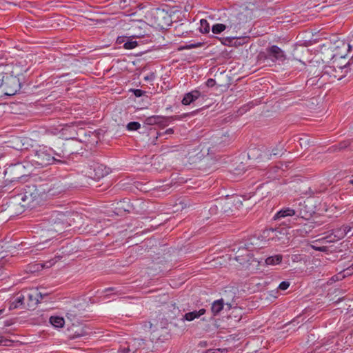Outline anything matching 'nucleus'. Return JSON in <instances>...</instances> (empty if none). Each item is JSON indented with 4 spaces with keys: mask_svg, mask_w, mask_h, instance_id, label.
<instances>
[{
    "mask_svg": "<svg viewBox=\"0 0 353 353\" xmlns=\"http://www.w3.org/2000/svg\"><path fill=\"white\" fill-rule=\"evenodd\" d=\"M250 258L251 256L249 251L245 248H239L235 256L236 261L240 264L249 263L250 261Z\"/></svg>",
    "mask_w": 353,
    "mask_h": 353,
    "instance_id": "13",
    "label": "nucleus"
},
{
    "mask_svg": "<svg viewBox=\"0 0 353 353\" xmlns=\"http://www.w3.org/2000/svg\"><path fill=\"white\" fill-rule=\"evenodd\" d=\"M283 256L281 254H276L265 259V263L268 265H274L281 263Z\"/></svg>",
    "mask_w": 353,
    "mask_h": 353,
    "instance_id": "19",
    "label": "nucleus"
},
{
    "mask_svg": "<svg viewBox=\"0 0 353 353\" xmlns=\"http://www.w3.org/2000/svg\"><path fill=\"white\" fill-rule=\"evenodd\" d=\"M183 34H184V32H181V34H179V33H178V37H179V36H183Z\"/></svg>",
    "mask_w": 353,
    "mask_h": 353,
    "instance_id": "46",
    "label": "nucleus"
},
{
    "mask_svg": "<svg viewBox=\"0 0 353 353\" xmlns=\"http://www.w3.org/2000/svg\"><path fill=\"white\" fill-rule=\"evenodd\" d=\"M67 216L65 214L60 212H55L51 216L52 228L51 230L57 233H61L63 229L68 225Z\"/></svg>",
    "mask_w": 353,
    "mask_h": 353,
    "instance_id": "6",
    "label": "nucleus"
},
{
    "mask_svg": "<svg viewBox=\"0 0 353 353\" xmlns=\"http://www.w3.org/2000/svg\"><path fill=\"white\" fill-rule=\"evenodd\" d=\"M141 128V124L139 122L132 121L127 125V129L130 131L137 130Z\"/></svg>",
    "mask_w": 353,
    "mask_h": 353,
    "instance_id": "23",
    "label": "nucleus"
},
{
    "mask_svg": "<svg viewBox=\"0 0 353 353\" xmlns=\"http://www.w3.org/2000/svg\"><path fill=\"white\" fill-rule=\"evenodd\" d=\"M17 302L22 303V299H21V297L17 298Z\"/></svg>",
    "mask_w": 353,
    "mask_h": 353,
    "instance_id": "44",
    "label": "nucleus"
},
{
    "mask_svg": "<svg viewBox=\"0 0 353 353\" xmlns=\"http://www.w3.org/2000/svg\"><path fill=\"white\" fill-rule=\"evenodd\" d=\"M237 336V335H235V336H233V335H230V339H228L227 341H235L236 340V337Z\"/></svg>",
    "mask_w": 353,
    "mask_h": 353,
    "instance_id": "38",
    "label": "nucleus"
},
{
    "mask_svg": "<svg viewBox=\"0 0 353 353\" xmlns=\"http://www.w3.org/2000/svg\"><path fill=\"white\" fill-rule=\"evenodd\" d=\"M144 348V342L142 339H135L132 341L130 345H128V347H124L121 349L120 352L121 353H128L132 352V353H136L138 349Z\"/></svg>",
    "mask_w": 353,
    "mask_h": 353,
    "instance_id": "12",
    "label": "nucleus"
},
{
    "mask_svg": "<svg viewBox=\"0 0 353 353\" xmlns=\"http://www.w3.org/2000/svg\"><path fill=\"white\" fill-rule=\"evenodd\" d=\"M138 43L136 41L130 40L125 42L123 45L125 49L131 50L137 46Z\"/></svg>",
    "mask_w": 353,
    "mask_h": 353,
    "instance_id": "24",
    "label": "nucleus"
},
{
    "mask_svg": "<svg viewBox=\"0 0 353 353\" xmlns=\"http://www.w3.org/2000/svg\"><path fill=\"white\" fill-rule=\"evenodd\" d=\"M240 37H236V39L234 40L233 46H238L240 45H242L243 43L238 41V39H240Z\"/></svg>",
    "mask_w": 353,
    "mask_h": 353,
    "instance_id": "37",
    "label": "nucleus"
},
{
    "mask_svg": "<svg viewBox=\"0 0 353 353\" xmlns=\"http://www.w3.org/2000/svg\"><path fill=\"white\" fill-rule=\"evenodd\" d=\"M144 79L146 80V81H149V80L152 79V77L147 76V77H144Z\"/></svg>",
    "mask_w": 353,
    "mask_h": 353,
    "instance_id": "43",
    "label": "nucleus"
},
{
    "mask_svg": "<svg viewBox=\"0 0 353 353\" xmlns=\"http://www.w3.org/2000/svg\"><path fill=\"white\" fill-rule=\"evenodd\" d=\"M226 28L225 25L222 23H216L212 26V31L214 34H219L224 31Z\"/></svg>",
    "mask_w": 353,
    "mask_h": 353,
    "instance_id": "22",
    "label": "nucleus"
},
{
    "mask_svg": "<svg viewBox=\"0 0 353 353\" xmlns=\"http://www.w3.org/2000/svg\"><path fill=\"white\" fill-rule=\"evenodd\" d=\"M152 323L151 322H148L145 323V327L146 328H149V329H151L152 328Z\"/></svg>",
    "mask_w": 353,
    "mask_h": 353,
    "instance_id": "39",
    "label": "nucleus"
},
{
    "mask_svg": "<svg viewBox=\"0 0 353 353\" xmlns=\"http://www.w3.org/2000/svg\"><path fill=\"white\" fill-rule=\"evenodd\" d=\"M351 230L352 227L349 225H343L340 228L332 230L331 234L323 237L322 239L314 241L313 243H316L321 241L328 243H334L343 239L351 232Z\"/></svg>",
    "mask_w": 353,
    "mask_h": 353,
    "instance_id": "5",
    "label": "nucleus"
},
{
    "mask_svg": "<svg viewBox=\"0 0 353 353\" xmlns=\"http://www.w3.org/2000/svg\"><path fill=\"white\" fill-rule=\"evenodd\" d=\"M299 141L302 148H306L310 145V140L307 137L300 138Z\"/></svg>",
    "mask_w": 353,
    "mask_h": 353,
    "instance_id": "28",
    "label": "nucleus"
},
{
    "mask_svg": "<svg viewBox=\"0 0 353 353\" xmlns=\"http://www.w3.org/2000/svg\"><path fill=\"white\" fill-rule=\"evenodd\" d=\"M201 93L199 90H194L185 94L181 100L183 105H188L199 98Z\"/></svg>",
    "mask_w": 353,
    "mask_h": 353,
    "instance_id": "15",
    "label": "nucleus"
},
{
    "mask_svg": "<svg viewBox=\"0 0 353 353\" xmlns=\"http://www.w3.org/2000/svg\"><path fill=\"white\" fill-rule=\"evenodd\" d=\"M178 211L181 212V214H187L191 210L192 206L190 199L182 196L178 198Z\"/></svg>",
    "mask_w": 353,
    "mask_h": 353,
    "instance_id": "11",
    "label": "nucleus"
},
{
    "mask_svg": "<svg viewBox=\"0 0 353 353\" xmlns=\"http://www.w3.org/2000/svg\"><path fill=\"white\" fill-rule=\"evenodd\" d=\"M344 272H345V275H350L351 274H352L353 272V264L352 265L351 267L347 268L346 270H344Z\"/></svg>",
    "mask_w": 353,
    "mask_h": 353,
    "instance_id": "36",
    "label": "nucleus"
},
{
    "mask_svg": "<svg viewBox=\"0 0 353 353\" xmlns=\"http://www.w3.org/2000/svg\"><path fill=\"white\" fill-rule=\"evenodd\" d=\"M84 336V334H83V333L82 332V333H81V334H77V335H76V336H71L70 338H72V339H74V338H77V337H81V336Z\"/></svg>",
    "mask_w": 353,
    "mask_h": 353,
    "instance_id": "40",
    "label": "nucleus"
},
{
    "mask_svg": "<svg viewBox=\"0 0 353 353\" xmlns=\"http://www.w3.org/2000/svg\"><path fill=\"white\" fill-rule=\"evenodd\" d=\"M200 345H201V346H205V345H206V342H205V341H201V342H200Z\"/></svg>",
    "mask_w": 353,
    "mask_h": 353,
    "instance_id": "42",
    "label": "nucleus"
},
{
    "mask_svg": "<svg viewBox=\"0 0 353 353\" xmlns=\"http://www.w3.org/2000/svg\"><path fill=\"white\" fill-rule=\"evenodd\" d=\"M283 153V148L281 145H277L276 148L270 150L265 151L262 158L270 159L272 156H281Z\"/></svg>",
    "mask_w": 353,
    "mask_h": 353,
    "instance_id": "17",
    "label": "nucleus"
},
{
    "mask_svg": "<svg viewBox=\"0 0 353 353\" xmlns=\"http://www.w3.org/2000/svg\"><path fill=\"white\" fill-rule=\"evenodd\" d=\"M110 169L103 164H97L94 167V179L99 180L109 174Z\"/></svg>",
    "mask_w": 353,
    "mask_h": 353,
    "instance_id": "14",
    "label": "nucleus"
},
{
    "mask_svg": "<svg viewBox=\"0 0 353 353\" xmlns=\"http://www.w3.org/2000/svg\"><path fill=\"white\" fill-rule=\"evenodd\" d=\"M259 150L256 148L250 149L248 152V157L250 158H254L256 156V151Z\"/></svg>",
    "mask_w": 353,
    "mask_h": 353,
    "instance_id": "33",
    "label": "nucleus"
},
{
    "mask_svg": "<svg viewBox=\"0 0 353 353\" xmlns=\"http://www.w3.org/2000/svg\"><path fill=\"white\" fill-rule=\"evenodd\" d=\"M28 300V305L33 307L37 305L42 299V293L38 289H31L26 294Z\"/></svg>",
    "mask_w": 353,
    "mask_h": 353,
    "instance_id": "9",
    "label": "nucleus"
},
{
    "mask_svg": "<svg viewBox=\"0 0 353 353\" xmlns=\"http://www.w3.org/2000/svg\"><path fill=\"white\" fill-rule=\"evenodd\" d=\"M228 352L227 348L209 349L205 353H224Z\"/></svg>",
    "mask_w": 353,
    "mask_h": 353,
    "instance_id": "29",
    "label": "nucleus"
},
{
    "mask_svg": "<svg viewBox=\"0 0 353 353\" xmlns=\"http://www.w3.org/2000/svg\"><path fill=\"white\" fill-rule=\"evenodd\" d=\"M350 143L351 142L350 140H345L340 142L337 145H335L334 147H337L339 150H341L347 148L350 145Z\"/></svg>",
    "mask_w": 353,
    "mask_h": 353,
    "instance_id": "26",
    "label": "nucleus"
},
{
    "mask_svg": "<svg viewBox=\"0 0 353 353\" xmlns=\"http://www.w3.org/2000/svg\"><path fill=\"white\" fill-rule=\"evenodd\" d=\"M200 31L202 33H208L210 30V24L206 19L200 21Z\"/></svg>",
    "mask_w": 353,
    "mask_h": 353,
    "instance_id": "21",
    "label": "nucleus"
},
{
    "mask_svg": "<svg viewBox=\"0 0 353 353\" xmlns=\"http://www.w3.org/2000/svg\"><path fill=\"white\" fill-rule=\"evenodd\" d=\"M205 312H206V310L204 308H201L198 311L194 310V311H192L190 312H188L183 316L182 320L183 321L186 320L188 321H191L194 320L195 319H199L200 316H201L202 315L205 314Z\"/></svg>",
    "mask_w": 353,
    "mask_h": 353,
    "instance_id": "16",
    "label": "nucleus"
},
{
    "mask_svg": "<svg viewBox=\"0 0 353 353\" xmlns=\"http://www.w3.org/2000/svg\"><path fill=\"white\" fill-rule=\"evenodd\" d=\"M201 46H202L201 43H192V44H190L188 46H178V50L197 48V47H200Z\"/></svg>",
    "mask_w": 353,
    "mask_h": 353,
    "instance_id": "27",
    "label": "nucleus"
},
{
    "mask_svg": "<svg viewBox=\"0 0 353 353\" xmlns=\"http://www.w3.org/2000/svg\"><path fill=\"white\" fill-rule=\"evenodd\" d=\"M236 37H224L221 39V43L225 46H232Z\"/></svg>",
    "mask_w": 353,
    "mask_h": 353,
    "instance_id": "25",
    "label": "nucleus"
},
{
    "mask_svg": "<svg viewBox=\"0 0 353 353\" xmlns=\"http://www.w3.org/2000/svg\"><path fill=\"white\" fill-rule=\"evenodd\" d=\"M145 122L148 125H152L157 122V118L156 117H148L145 120Z\"/></svg>",
    "mask_w": 353,
    "mask_h": 353,
    "instance_id": "32",
    "label": "nucleus"
},
{
    "mask_svg": "<svg viewBox=\"0 0 353 353\" xmlns=\"http://www.w3.org/2000/svg\"><path fill=\"white\" fill-rule=\"evenodd\" d=\"M266 50L268 54L276 61H284L287 58L284 51L276 45L268 48Z\"/></svg>",
    "mask_w": 353,
    "mask_h": 353,
    "instance_id": "10",
    "label": "nucleus"
},
{
    "mask_svg": "<svg viewBox=\"0 0 353 353\" xmlns=\"http://www.w3.org/2000/svg\"><path fill=\"white\" fill-rule=\"evenodd\" d=\"M153 18L154 25L159 28L165 29L168 26H170V17L168 12H165L163 10H157L153 13Z\"/></svg>",
    "mask_w": 353,
    "mask_h": 353,
    "instance_id": "7",
    "label": "nucleus"
},
{
    "mask_svg": "<svg viewBox=\"0 0 353 353\" xmlns=\"http://www.w3.org/2000/svg\"><path fill=\"white\" fill-rule=\"evenodd\" d=\"M4 312H5V310H4V309H1V310H0V316H1V314H3L4 313Z\"/></svg>",
    "mask_w": 353,
    "mask_h": 353,
    "instance_id": "45",
    "label": "nucleus"
},
{
    "mask_svg": "<svg viewBox=\"0 0 353 353\" xmlns=\"http://www.w3.org/2000/svg\"><path fill=\"white\" fill-rule=\"evenodd\" d=\"M50 323L56 328H61L65 324V320L63 317L58 316H52L50 318Z\"/></svg>",
    "mask_w": 353,
    "mask_h": 353,
    "instance_id": "20",
    "label": "nucleus"
},
{
    "mask_svg": "<svg viewBox=\"0 0 353 353\" xmlns=\"http://www.w3.org/2000/svg\"><path fill=\"white\" fill-rule=\"evenodd\" d=\"M33 152L32 161L34 162L35 165L43 167L55 162L62 163L61 160L57 159L55 157L62 158L63 154L56 152L52 148L46 145H39L34 149Z\"/></svg>",
    "mask_w": 353,
    "mask_h": 353,
    "instance_id": "2",
    "label": "nucleus"
},
{
    "mask_svg": "<svg viewBox=\"0 0 353 353\" xmlns=\"http://www.w3.org/2000/svg\"><path fill=\"white\" fill-rule=\"evenodd\" d=\"M133 92H134V95L137 97H140L143 96L144 94V91H143L142 90H139V89L134 90Z\"/></svg>",
    "mask_w": 353,
    "mask_h": 353,
    "instance_id": "35",
    "label": "nucleus"
},
{
    "mask_svg": "<svg viewBox=\"0 0 353 353\" xmlns=\"http://www.w3.org/2000/svg\"><path fill=\"white\" fill-rule=\"evenodd\" d=\"M215 80L213 79H208L206 81V85L209 88H212L215 85Z\"/></svg>",
    "mask_w": 353,
    "mask_h": 353,
    "instance_id": "34",
    "label": "nucleus"
},
{
    "mask_svg": "<svg viewBox=\"0 0 353 353\" xmlns=\"http://www.w3.org/2000/svg\"><path fill=\"white\" fill-rule=\"evenodd\" d=\"M178 152L180 160L184 165L196 163L201 158L199 148L193 144L189 145H181L178 148Z\"/></svg>",
    "mask_w": 353,
    "mask_h": 353,
    "instance_id": "3",
    "label": "nucleus"
},
{
    "mask_svg": "<svg viewBox=\"0 0 353 353\" xmlns=\"http://www.w3.org/2000/svg\"><path fill=\"white\" fill-rule=\"evenodd\" d=\"M189 8H191V7H190V6H184V10H185L186 12H188V10H189Z\"/></svg>",
    "mask_w": 353,
    "mask_h": 353,
    "instance_id": "41",
    "label": "nucleus"
},
{
    "mask_svg": "<svg viewBox=\"0 0 353 353\" xmlns=\"http://www.w3.org/2000/svg\"><path fill=\"white\" fill-rule=\"evenodd\" d=\"M296 215L297 216H301L305 218L306 214L303 213L301 210H296L290 208H285L279 211L274 216V219L277 220L281 218H285L286 216H292Z\"/></svg>",
    "mask_w": 353,
    "mask_h": 353,
    "instance_id": "8",
    "label": "nucleus"
},
{
    "mask_svg": "<svg viewBox=\"0 0 353 353\" xmlns=\"http://www.w3.org/2000/svg\"><path fill=\"white\" fill-rule=\"evenodd\" d=\"M310 246L312 249L316 251L326 252L327 250V248L326 246H317L314 244L311 245Z\"/></svg>",
    "mask_w": 353,
    "mask_h": 353,
    "instance_id": "31",
    "label": "nucleus"
},
{
    "mask_svg": "<svg viewBox=\"0 0 353 353\" xmlns=\"http://www.w3.org/2000/svg\"><path fill=\"white\" fill-rule=\"evenodd\" d=\"M352 46L353 44L347 43L344 40L339 39L334 41L332 47V51L334 52L332 58V62L331 65L326 66L325 68V72L329 74L330 77L340 80L344 76L343 70L347 69V63L339 65L336 63V61L339 58H345Z\"/></svg>",
    "mask_w": 353,
    "mask_h": 353,
    "instance_id": "1",
    "label": "nucleus"
},
{
    "mask_svg": "<svg viewBox=\"0 0 353 353\" xmlns=\"http://www.w3.org/2000/svg\"><path fill=\"white\" fill-rule=\"evenodd\" d=\"M224 302L223 299L216 300L212 304L211 311L214 316L217 315L223 308Z\"/></svg>",
    "mask_w": 353,
    "mask_h": 353,
    "instance_id": "18",
    "label": "nucleus"
},
{
    "mask_svg": "<svg viewBox=\"0 0 353 353\" xmlns=\"http://www.w3.org/2000/svg\"><path fill=\"white\" fill-rule=\"evenodd\" d=\"M290 285V283L289 281H282L279 284L278 288L281 290H285L289 288Z\"/></svg>",
    "mask_w": 353,
    "mask_h": 353,
    "instance_id": "30",
    "label": "nucleus"
},
{
    "mask_svg": "<svg viewBox=\"0 0 353 353\" xmlns=\"http://www.w3.org/2000/svg\"><path fill=\"white\" fill-rule=\"evenodd\" d=\"M350 183L353 185V179L350 181Z\"/></svg>",
    "mask_w": 353,
    "mask_h": 353,
    "instance_id": "47",
    "label": "nucleus"
},
{
    "mask_svg": "<svg viewBox=\"0 0 353 353\" xmlns=\"http://www.w3.org/2000/svg\"><path fill=\"white\" fill-rule=\"evenodd\" d=\"M20 83L19 79L14 76H6L3 72L0 73V90L2 94L12 96L19 90Z\"/></svg>",
    "mask_w": 353,
    "mask_h": 353,
    "instance_id": "4",
    "label": "nucleus"
}]
</instances>
